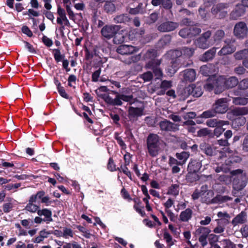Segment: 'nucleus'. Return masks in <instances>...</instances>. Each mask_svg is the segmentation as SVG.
<instances>
[{
  "label": "nucleus",
  "instance_id": "1",
  "mask_svg": "<svg viewBox=\"0 0 248 248\" xmlns=\"http://www.w3.org/2000/svg\"><path fill=\"white\" fill-rule=\"evenodd\" d=\"M238 84L237 78L232 77L225 79L222 76H214L208 78L206 83L204 85L205 90L211 91L214 90L216 94L220 93L225 89L234 87Z\"/></svg>",
  "mask_w": 248,
  "mask_h": 248
},
{
  "label": "nucleus",
  "instance_id": "2",
  "mask_svg": "<svg viewBox=\"0 0 248 248\" xmlns=\"http://www.w3.org/2000/svg\"><path fill=\"white\" fill-rule=\"evenodd\" d=\"M120 28L117 25H106L101 30L102 35L107 39H110L114 37L113 42L119 44L124 41V36L121 34H117Z\"/></svg>",
  "mask_w": 248,
  "mask_h": 248
},
{
  "label": "nucleus",
  "instance_id": "3",
  "mask_svg": "<svg viewBox=\"0 0 248 248\" xmlns=\"http://www.w3.org/2000/svg\"><path fill=\"white\" fill-rule=\"evenodd\" d=\"M232 176H234L233 180V188L239 191L243 189L247 183L248 177L243 171H231Z\"/></svg>",
  "mask_w": 248,
  "mask_h": 248
},
{
  "label": "nucleus",
  "instance_id": "4",
  "mask_svg": "<svg viewBox=\"0 0 248 248\" xmlns=\"http://www.w3.org/2000/svg\"><path fill=\"white\" fill-rule=\"evenodd\" d=\"M148 153L152 156H156L160 151L159 137L155 134H151L147 139Z\"/></svg>",
  "mask_w": 248,
  "mask_h": 248
},
{
  "label": "nucleus",
  "instance_id": "5",
  "mask_svg": "<svg viewBox=\"0 0 248 248\" xmlns=\"http://www.w3.org/2000/svg\"><path fill=\"white\" fill-rule=\"evenodd\" d=\"M112 92L114 94H116L114 99H113L108 94H105L103 96V99L105 101L110 105L114 106H121L123 104V101L125 102H130L132 99V95H126L123 94H120L115 91H113Z\"/></svg>",
  "mask_w": 248,
  "mask_h": 248
},
{
  "label": "nucleus",
  "instance_id": "6",
  "mask_svg": "<svg viewBox=\"0 0 248 248\" xmlns=\"http://www.w3.org/2000/svg\"><path fill=\"white\" fill-rule=\"evenodd\" d=\"M211 35L212 32L210 31L204 32L195 41V45L203 49L208 48L213 45V42L210 39Z\"/></svg>",
  "mask_w": 248,
  "mask_h": 248
},
{
  "label": "nucleus",
  "instance_id": "7",
  "mask_svg": "<svg viewBox=\"0 0 248 248\" xmlns=\"http://www.w3.org/2000/svg\"><path fill=\"white\" fill-rule=\"evenodd\" d=\"M228 8L227 3H219L213 6L211 13L217 18H223L227 15Z\"/></svg>",
  "mask_w": 248,
  "mask_h": 248
},
{
  "label": "nucleus",
  "instance_id": "8",
  "mask_svg": "<svg viewBox=\"0 0 248 248\" xmlns=\"http://www.w3.org/2000/svg\"><path fill=\"white\" fill-rule=\"evenodd\" d=\"M229 100L227 98H222L217 100L213 105V108L217 113H224L228 109Z\"/></svg>",
  "mask_w": 248,
  "mask_h": 248
},
{
  "label": "nucleus",
  "instance_id": "9",
  "mask_svg": "<svg viewBox=\"0 0 248 248\" xmlns=\"http://www.w3.org/2000/svg\"><path fill=\"white\" fill-rule=\"evenodd\" d=\"M248 31V29L246 23L239 22L234 26L233 33L237 38L243 39L247 36Z\"/></svg>",
  "mask_w": 248,
  "mask_h": 248
},
{
  "label": "nucleus",
  "instance_id": "10",
  "mask_svg": "<svg viewBox=\"0 0 248 248\" xmlns=\"http://www.w3.org/2000/svg\"><path fill=\"white\" fill-rule=\"evenodd\" d=\"M178 26L179 24L177 23L167 20L159 23L157 30L160 32H170L174 31Z\"/></svg>",
  "mask_w": 248,
  "mask_h": 248
},
{
  "label": "nucleus",
  "instance_id": "11",
  "mask_svg": "<svg viewBox=\"0 0 248 248\" xmlns=\"http://www.w3.org/2000/svg\"><path fill=\"white\" fill-rule=\"evenodd\" d=\"M234 40H226L225 43L226 45L218 52L219 56L228 55L234 52L236 49V47L233 45Z\"/></svg>",
  "mask_w": 248,
  "mask_h": 248
},
{
  "label": "nucleus",
  "instance_id": "12",
  "mask_svg": "<svg viewBox=\"0 0 248 248\" xmlns=\"http://www.w3.org/2000/svg\"><path fill=\"white\" fill-rule=\"evenodd\" d=\"M128 118L131 121H137L138 118L143 114V109L141 108L130 107L128 109Z\"/></svg>",
  "mask_w": 248,
  "mask_h": 248
},
{
  "label": "nucleus",
  "instance_id": "13",
  "mask_svg": "<svg viewBox=\"0 0 248 248\" xmlns=\"http://www.w3.org/2000/svg\"><path fill=\"white\" fill-rule=\"evenodd\" d=\"M57 14L59 17L57 18V22L61 26L63 24L66 26L69 25V21L66 17L65 10L61 6H58L57 8Z\"/></svg>",
  "mask_w": 248,
  "mask_h": 248
},
{
  "label": "nucleus",
  "instance_id": "14",
  "mask_svg": "<svg viewBox=\"0 0 248 248\" xmlns=\"http://www.w3.org/2000/svg\"><path fill=\"white\" fill-rule=\"evenodd\" d=\"M159 126L162 130L176 131L179 129V125L165 120L160 122Z\"/></svg>",
  "mask_w": 248,
  "mask_h": 248
},
{
  "label": "nucleus",
  "instance_id": "15",
  "mask_svg": "<svg viewBox=\"0 0 248 248\" xmlns=\"http://www.w3.org/2000/svg\"><path fill=\"white\" fill-rule=\"evenodd\" d=\"M161 61L160 60H155L154 62H149L148 63V66L153 69L156 78H159L163 76L161 70L158 67Z\"/></svg>",
  "mask_w": 248,
  "mask_h": 248
},
{
  "label": "nucleus",
  "instance_id": "16",
  "mask_svg": "<svg viewBox=\"0 0 248 248\" xmlns=\"http://www.w3.org/2000/svg\"><path fill=\"white\" fill-rule=\"evenodd\" d=\"M245 13V9L242 4H237L234 9L230 14V18L236 20Z\"/></svg>",
  "mask_w": 248,
  "mask_h": 248
},
{
  "label": "nucleus",
  "instance_id": "17",
  "mask_svg": "<svg viewBox=\"0 0 248 248\" xmlns=\"http://www.w3.org/2000/svg\"><path fill=\"white\" fill-rule=\"evenodd\" d=\"M232 200V198L228 196H222L221 195H217L215 197L212 199V200L209 199H204V202L206 204H212V203H222L228 201Z\"/></svg>",
  "mask_w": 248,
  "mask_h": 248
},
{
  "label": "nucleus",
  "instance_id": "18",
  "mask_svg": "<svg viewBox=\"0 0 248 248\" xmlns=\"http://www.w3.org/2000/svg\"><path fill=\"white\" fill-rule=\"evenodd\" d=\"M136 51V48L131 45H121L117 48L118 53L122 55H129Z\"/></svg>",
  "mask_w": 248,
  "mask_h": 248
},
{
  "label": "nucleus",
  "instance_id": "19",
  "mask_svg": "<svg viewBox=\"0 0 248 248\" xmlns=\"http://www.w3.org/2000/svg\"><path fill=\"white\" fill-rule=\"evenodd\" d=\"M247 213L242 211L232 219L231 223L234 227L239 224H244L247 221Z\"/></svg>",
  "mask_w": 248,
  "mask_h": 248
},
{
  "label": "nucleus",
  "instance_id": "20",
  "mask_svg": "<svg viewBox=\"0 0 248 248\" xmlns=\"http://www.w3.org/2000/svg\"><path fill=\"white\" fill-rule=\"evenodd\" d=\"M217 47H214L205 52L201 56L200 60L202 62H207L211 60L214 57L217 51Z\"/></svg>",
  "mask_w": 248,
  "mask_h": 248
},
{
  "label": "nucleus",
  "instance_id": "21",
  "mask_svg": "<svg viewBox=\"0 0 248 248\" xmlns=\"http://www.w3.org/2000/svg\"><path fill=\"white\" fill-rule=\"evenodd\" d=\"M37 214L39 216H44L45 217L44 219V222H49L52 221L53 219L51 217L52 212L51 210L47 209H43L42 210H39L37 211Z\"/></svg>",
  "mask_w": 248,
  "mask_h": 248
},
{
  "label": "nucleus",
  "instance_id": "22",
  "mask_svg": "<svg viewBox=\"0 0 248 248\" xmlns=\"http://www.w3.org/2000/svg\"><path fill=\"white\" fill-rule=\"evenodd\" d=\"M229 124L228 121L220 120L217 119H212L207 121L206 124L211 127H216L217 126H223Z\"/></svg>",
  "mask_w": 248,
  "mask_h": 248
},
{
  "label": "nucleus",
  "instance_id": "23",
  "mask_svg": "<svg viewBox=\"0 0 248 248\" xmlns=\"http://www.w3.org/2000/svg\"><path fill=\"white\" fill-rule=\"evenodd\" d=\"M192 214V210L190 208H187L181 213L179 216L180 220L183 222H187L191 218Z\"/></svg>",
  "mask_w": 248,
  "mask_h": 248
},
{
  "label": "nucleus",
  "instance_id": "24",
  "mask_svg": "<svg viewBox=\"0 0 248 248\" xmlns=\"http://www.w3.org/2000/svg\"><path fill=\"white\" fill-rule=\"evenodd\" d=\"M196 72L193 69H186L184 71V77L185 80L193 81L196 78Z\"/></svg>",
  "mask_w": 248,
  "mask_h": 248
},
{
  "label": "nucleus",
  "instance_id": "25",
  "mask_svg": "<svg viewBox=\"0 0 248 248\" xmlns=\"http://www.w3.org/2000/svg\"><path fill=\"white\" fill-rule=\"evenodd\" d=\"M231 113L234 116L246 115L248 114V107H238L232 110Z\"/></svg>",
  "mask_w": 248,
  "mask_h": 248
},
{
  "label": "nucleus",
  "instance_id": "26",
  "mask_svg": "<svg viewBox=\"0 0 248 248\" xmlns=\"http://www.w3.org/2000/svg\"><path fill=\"white\" fill-rule=\"evenodd\" d=\"M200 148L207 155L212 156L214 154V151L212 147L205 142L201 143Z\"/></svg>",
  "mask_w": 248,
  "mask_h": 248
},
{
  "label": "nucleus",
  "instance_id": "27",
  "mask_svg": "<svg viewBox=\"0 0 248 248\" xmlns=\"http://www.w3.org/2000/svg\"><path fill=\"white\" fill-rule=\"evenodd\" d=\"M193 87L192 86H188L182 90L178 91V93L180 96V99L184 100L187 98L189 95H191V92L192 91Z\"/></svg>",
  "mask_w": 248,
  "mask_h": 248
},
{
  "label": "nucleus",
  "instance_id": "28",
  "mask_svg": "<svg viewBox=\"0 0 248 248\" xmlns=\"http://www.w3.org/2000/svg\"><path fill=\"white\" fill-rule=\"evenodd\" d=\"M189 86L193 87L192 91L191 92V95L194 97H198L201 96L202 94V85L200 83H197V85L191 84Z\"/></svg>",
  "mask_w": 248,
  "mask_h": 248
},
{
  "label": "nucleus",
  "instance_id": "29",
  "mask_svg": "<svg viewBox=\"0 0 248 248\" xmlns=\"http://www.w3.org/2000/svg\"><path fill=\"white\" fill-rule=\"evenodd\" d=\"M199 171H189L186 176V180L190 183L194 182L200 178L199 174L197 173Z\"/></svg>",
  "mask_w": 248,
  "mask_h": 248
},
{
  "label": "nucleus",
  "instance_id": "30",
  "mask_svg": "<svg viewBox=\"0 0 248 248\" xmlns=\"http://www.w3.org/2000/svg\"><path fill=\"white\" fill-rule=\"evenodd\" d=\"M232 103L237 106H245L248 104V98L245 97H232Z\"/></svg>",
  "mask_w": 248,
  "mask_h": 248
},
{
  "label": "nucleus",
  "instance_id": "31",
  "mask_svg": "<svg viewBox=\"0 0 248 248\" xmlns=\"http://www.w3.org/2000/svg\"><path fill=\"white\" fill-rule=\"evenodd\" d=\"M210 232L211 230L209 228L201 226L196 230L195 233V235L207 237Z\"/></svg>",
  "mask_w": 248,
  "mask_h": 248
},
{
  "label": "nucleus",
  "instance_id": "32",
  "mask_svg": "<svg viewBox=\"0 0 248 248\" xmlns=\"http://www.w3.org/2000/svg\"><path fill=\"white\" fill-rule=\"evenodd\" d=\"M176 156L180 160L179 164L181 165L186 163L189 156V154L188 152H182L180 153H177Z\"/></svg>",
  "mask_w": 248,
  "mask_h": 248
},
{
  "label": "nucleus",
  "instance_id": "33",
  "mask_svg": "<svg viewBox=\"0 0 248 248\" xmlns=\"http://www.w3.org/2000/svg\"><path fill=\"white\" fill-rule=\"evenodd\" d=\"M171 87V82L170 81L163 80L161 84L160 88L161 90L158 93L159 95H163L165 93V91Z\"/></svg>",
  "mask_w": 248,
  "mask_h": 248
},
{
  "label": "nucleus",
  "instance_id": "34",
  "mask_svg": "<svg viewBox=\"0 0 248 248\" xmlns=\"http://www.w3.org/2000/svg\"><path fill=\"white\" fill-rule=\"evenodd\" d=\"M106 3L104 5L105 10L108 12H113L115 10V6L113 3L115 0H106Z\"/></svg>",
  "mask_w": 248,
  "mask_h": 248
},
{
  "label": "nucleus",
  "instance_id": "35",
  "mask_svg": "<svg viewBox=\"0 0 248 248\" xmlns=\"http://www.w3.org/2000/svg\"><path fill=\"white\" fill-rule=\"evenodd\" d=\"M208 186L207 185H203L201 186L200 191H199L201 194V197L204 196L207 193V196L213 197L214 195V192L211 190H208Z\"/></svg>",
  "mask_w": 248,
  "mask_h": 248
},
{
  "label": "nucleus",
  "instance_id": "36",
  "mask_svg": "<svg viewBox=\"0 0 248 248\" xmlns=\"http://www.w3.org/2000/svg\"><path fill=\"white\" fill-rule=\"evenodd\" d=\"M157 56V52L155 49L149 50L145 54V58L151 60L149 62H154L155 60H156L155 58Z\"/></svg>",
  "mask_w": 248,
  "mask_h": 248
},
{
  "label": "nucleus",
  "instance_id": "37",
  "mask_svg": "<svg viewBox=\"0 0 248 248\" xmlns=\"http://www.w3.org/2000/svg\"><path fill=\"white\" fill-rule=\"evenodd\" d=\"M114 20L117 23H124L130 20L129 17L126 15L123 14L116 16Z\"/></svg>",
  "mask_w": 248,
  "mask_h": 248
},
{
  "label": "nucleus",
  "instance_id": "38",
  "mask_svg": "<svg viewBox=\"0 0 248 248\" xmlns=\"http://www.w3.org/2000/svg\"><path fill=\"white\" fill-rule=\"evenodd\" d=\"M217 112H216L214 108H213L212 109H209L208 110L204 111L202 114V117L204 118H209L213 117L216 116Z\"/></svg>",
  "mask_w": 248,
  "mask_h": 248
},
{
  "label": "nucleus",
  "instance_id": "39",
  "mask_svg": "<svg viewBox=\"0 0 248 248\" xmlns=\"http://www.w3.org/2000/svg\"><path fill=\"white\" fill-rule=\"evenodd\" d=\"M167 194L173 195L174 196L178 195L179 194V186L176 184L171 185L170 187Z\"/></svg>",
  "mask_w": 248,
  "mask_h": 248
},
{
  "label": "nucleus",
  "instance_id": "40",
  "mask_svg": "<svg viewBox=\"0 0 248 248\" xmlns=\"http://www.w3.org/2000/svg\"><path fill=\"white\" fill-rule=\"evenodd\" d=\"M225 33L222 30H218L216 31L213 36L214 42H218L220 41L224 36Z\"/></svg>",
  "mask_w": 248,
  "mask_h": 248
},
{
  "label": "nucleus",
  "instance_id": "41",
  "mask_svg": "<svg viewBox=\"0 0 248 248\" xmlns=\"http://www.w3.org/2000/svg\"><path fill=\"white\" fill-rule=\"evenodd\" d=\"M131 155L130 154L126 153L124 156V168H122L123 170H128L129 168L127 167L128 166L131 161Z\"/></svg>",
  "mask_w": 248,
  "mask_h": 248
},
{
  "label": "nucleus",
  "instance_id": "42",
  "mask_svg": "<svg viewBox=\"0 0 248 248\" xmlns=\"http://www.w3.org/2000/svg\"><path fill=\"white\" fill-rule=\"evenodd\" d=\"M211 66V65H204L201 66L200 68L201 73L206 76H209L211 73L210 71V67Z\"/></svg>",
  "mask_w": 248,
  "mask_h": 248
},
{
  "label": "nucleus",
  "instance_id": "43",
  "mask_svg": "<svg viewBox=\"0 0 248 248\" xmlns=\"http://www.w3.org/2000/svg\"><path fill=\"white\" fill-rule=\"evenodd\" d=\"M178 68L177 67L176 63L173 62L171 66H170L167 69V72L168 75L172 76L177 71Z\"/></svg>",
  "mask_w": 248,
  "mask_h": 248
},
{
  "label": "nucleus",
  "instance_id": "44",
  "mask_svg": "<svg viewBox=\"0 0 248 248\" xmlns=\"http://www.w3.org/2000/svg\"><path fill=\"white\" fill-rule=\"evenodd\" d=\"M224 248H237L236 246L229 239H225L222 241Z\"/></svg>",
  "mask_w": 248,
  "mask_h": 248
},
{
  "label": "nucleus",
  "instance_id": "45",
  "mask_svg": "<svg viewBox=\"0 0 248 248\" xmlns=\"http://www.w3.org/2000/svg\"><path fill=\"white\" fill-rule=\"evenodd\" d=\"M53 52L55 60L57 62H61L62 60V59L64 58V56L62 55L60 50L58 49H53Z\"/></svg>",
  "mask_w": 248,
  "mask_h": 248
},
{
  "label": "nucleus",
  "instance_id": "46",
  "mask_svg": "<svg viewBox=\"0 0 248 248\" xmlns=\"http://www.w3.org/2000/svg\"><path fill=\"white\" fill-rule=\"evenodd\" d=\"M115 139L117 140L118 143L121 146L122 150H125L126 148V145L124 142L123 141L122 138L119 136V134L117 133H115Z\"/></svg>",
  "mask_w": 248,
  "mask_h": 248
},
{
  "label": "nucleus",
  "instance_id": "47",
  "mask_svg": "<svg viewBox=\"0 0 248 248\" xmlns=\"http://www.w3.org/2000/svg\"><path fill=\"white\" fill-rule=\"evenodd\" d=\"M170 164L172 167V170H180V168H179L177 165H179V162H178L176 159L174 158L170 157Z\"/></svg>",
  "mask_w": 248,
  "mask_h": 248
},
{
  "label": "nucleus",
  "instance_id": "48",
  "mask_svg": "<svg viewBox=\"0 0 248 248\" xmlns=\"http://www.w3.org/2000/svg\"><path fill=\"white\" fill-rule=\"evenodd\" d=\"M25 15H28L30 18L34 19L32 17H37L39 16V13L32 9H28V11L24 14Z\"/></svg>",
  "mask_w": 248,
  "mask_h": 248
},
{
  "label": "nucleus",
  "instance_id": "49",
  "mask_svg": "<svg viewBox=\"0 0 248 248\" xmlns=\"http://www.w3.org/2000/svg\"><path fill=\"white\" fill-rule=\"evenodd\" d=\"M190 37L199 34L201 32L200 28L193 26L189 28Z\"/></svg>",
  "mask_w": 248,
  "mask_h": 248
},
{
  "label": "nucleus",
  "instance_id": "50",
  "mask_svg": "<svg viewBox=\"0 0 248 248\" xmlns=\"http://www.w3.org/2000/svg\"><path fill=\"white\" fill-rule=\"evenodd\" d=\"M194 52V49L192 48L185 47L183 49L182 53L187 57L192 56Z\"/></svg>",
  "mask_w": 248,
  "mask_h": 248
},
{
  "label": "nucleus",
  "instance_id": "51",
  "mask_svg": "<svg viewBox=\"0 0 248 248\" xmlns=\"http://www.w3.org/2000/svg\"><path fill=\"white\" fill-rule=\"evenodd\" d=\"M38 208L39 207L38 206L31 203H29L25 208L26 210L31 212H37L39 210Z\"/></svg>",
  "mask_w": 248,
  "mask_h": 248
},
{
  "label": "nucleus",
  "instance_id": "52",
  "mask_svg": "<svg viewBox=\"0 0 248 248\" xmlns=\"http://www.w3.org/2000/svg\"><path fill=\"white\" fill-rule=\"evenodd\" d=\"M179 34L181 37L184 38L186 37H190L189 28H186L181 30L179 31Z\"/></svg>",
  "mask_w": 248,
  "mask_h": 248
},
{
  "label": "nucleus",
  "instance_id": "53",
  "mask_svg": "<svg viewBox=\"0 0 248 248\" xmlns=\"http://www.w3.org/2000/svg\"><path fill=\"white\" fill-rule=\"evenodd\" d=\"M238 87L241 90H246L248 89V78L244 79L241 80L238 84Z\"/></svg>",
  "mask_w": 248,
  "mask_h": 248
},
{
  "label": "nucleus",
  "instance_id": "54",
  "mask_svg": "<svg viewBox=\"0 0 248 248\" xmlns=\"http://www.w3.org/2000/svg\"><path fill=\"white\" fill-rule=\"evenodd\" d=\"M77 228L81 232H83L84 234V236L87 238H90L91 234L89 232V231L84 227L81 226H78Z\"/></svg>",
  "mask_w": 248,
  "mask_h": 248
},
{
  "label": "nucleus",
  "instance_id": "55",
  "mask_svg": "<svg viewBox=\"0 0 248 248\" xmlns=\"http://www.w3.org/2000/svg\"><path fill=\"white\" fill-rule=\"evenodd\" d=\"M158 19V15L155 13L151 14L148 17L147 22L149 24L155 23Z\"/></svg>",
  "mask_w": 248,
  "mask_h": 248
},
{
  "label": "nucleus",
  "instance_id": "56",
  "mask_svg": "<svg viewBox=\"0 0 248 248\" xmlns=\"http://www.w3.org/2000/svg\"><path fill=\"white\" fill-rule=\"evenodd\" d=\"M171 36L169 35H165L160 40V43L162 45H166L170 43Z\"/></svg>",
  "mask_w": 248,
  "mask_h": 248
},
{
  "label": "nucleus",
  "instance_id": "57",
  "mask_svg": "<svg viewBox=\"0 0 248 248\" xmlns=\"http://www.w3.org/2000/svg\"><path fill=\"white\" fill-rule=\"evenodd\" d=\"M222 126H217L215 128L214 131V133L216 136L218 137L225 130V128H223Z\"/></svg>",
  "mask_w": 248,
  "mask_h": 248
},
{
  "label": "nucleus",
  "instance_id": "58",
  "mask_svg": "<svg viewBox=\"0 0 248 248\" xmlns=\"http://www.w3.org/2000/svg\"><path fill=\"white\" fill-rule=\"evenodd\" d=\"M230 218V217H225L224 218H219L217 219H216V221L217 222V224H218L219 225L220 224L221 225L224 227V226L228 224L229 223V219Z\"/></svg>",
  "mask_w": 248,
  "mask_h": 248
},
{
  "label": "nucleus",
  "instance_id": "59",
  "mask_svg": "<svg viewBox=\"0 0 248 248\" xmlns=\"http://www.w3.org/2000/svg\"><path fill=\"white\" fill-rule=\"evenodd\" d=\"M141 78L145 81H149L153 78V74L151 72H147L142 74Z\"/></svg>",
  "mask_w": 248,
  "mask_h": 248
},
{
  "label": "nucleus",
  "instance_id": "60",
  "mask_svg": "<svg viewBox=\"0 0 248 248\" xmlns=\"http://www.w3.org/2000/svg\"><path fill=\"white\" fill-rule=\"evenodd\" d=\"M101 72V68H99L98 70L94 72L92 76V81L93 82H96L98 80V78L100 75V73Z\"/></svg>",
  "mask_w": 248,
  "mask_h": 248
},
{
  "label": "nucleus",
  "instance_id": "61",
  "mask_svg": "<svg viewBox=\"0 0 248 248\" xmlns=\"http://www.w3.org/2000/svg\"><path fill=\"white\" fill-rule=\"evenodd\" d=\"M42 41L45 45L48 47L51 46L53 44V42L52 40L48 38L46 36H44L43 37Z\"/></svg>",
  "mask_w": 248,
  "mask_h": 248
},
{
  "label": "nucleus",
  "instance_id": "62",
  "mask_svg": "<svg viewBox=\"0 0 248 248\" xmlns=\"http://www.w3.org/2000/svg\"><path fill=\"white\" fill-rule=\"evenodd\" d=\"M162 6L165 9H169L172 7V2L168 0H162Z\"/></svg>",
  "mask_w": 248,
  "mask_h": 248
},
{
  "label": "nucleus",
  "instance_id": "63",
  "mask_svg": "<svg viewBox=\"0 0 248 248\" xmlns=\"http://www.w3.org/2000/svg\"><path fill=\"white\" fill-rule=\"evenodd\" d=\"M67 236H69L70 237H73V231L70 229L64 228L63 232V237H67Z\"/></svg>",
  "mask_w": 248,
  "mask_h": 248
},
{
  "label": "nucleus",
  "instance_id": "64",
  "mask_svg": "<svg viewBox=\"0 0 248 248\" xmlns=\"http://www.w3.org/2000/svg\"><path fill=\"white\" fill-rule=\"evenodd\" d=\"M243 149L245 151H248V134L245 137L243 144Z\"/></svg>",
  "mask_w": 248,
  "mask_h": 248
}]
</instances>
